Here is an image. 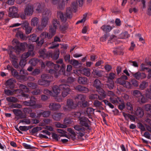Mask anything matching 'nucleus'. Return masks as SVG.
<instances>
[{
  "instance_id": "nucleus-1",
  "label": "nucleus",
  "mask_w": 151,
  "mask_h": 151,
  "mask_svg": "<svg viewBox=\"0 0 151 151\" xmlns=\"http://www.w3.org/2000/svg\"><path fill=\"white\" fill-rule=\"evenodd\" d=\"M52 92L47 89L44 90L43 93L47 95H49L55 98L57 101L58 102H61L62 100V98L60 97L58 98V95L61 91L62 96L63 98L66 97L69 93L71 91L69 85L66 84H63L59 86H55L52 88Z\"/></svg>"
},
{
  "instance_id": "nucleus-2",
  "label": "nucleus",
  "mask_w": 151,
  "mask_h": 151,
  "mask_svg": "<svg viewBox=\"0 0 151 151\" xmlns=\"http://www.w3.org/2000/svg\"><path fill=\"white\" fill-rule=\"evenodd\" d=\"M83 0H76V2H73L72 3L71 7L67 8L65 14L64 15L60 11L58 12L57 16L60 17L63 22H65L68 19H70L72 17V12H75L77 8V4H78L80 6H82Z\"/></svg>"
},
{
  "instance_id": "nucleus-3",
  "label": "nucleus",
  "mask_w": 151,
  "mask_h": 151,
  "mask_svg": "<svg viewBox=\"0 0 151 151\" xmlns=\"http://www.w3.org/2000/svg\"><path fill=\"white\" fill-rule=\"evenodd\" d=\"M36 5L37 8L36 10L39 13L42 12L44 7V5H42L39 3L33 5L29 4L26 6L24 10V12L26 15L27 16H31L32 15L34 12V7Z\"/></svg>"
},
{
  "instance_id": "nucleus-4",
  "label": "nucleus",
  "mask_w": 151,
  "mask_h": 151,
  "mask_svg": "<svg viewBox=\"0 0 151 151\" xmlns=\"http://www.w3.org/2000/svg\"><path fill=\"white\" fill-rule=\"evenodd\" d=\"M59 25V22L56 19H54L52 21V24L49 30V33L43 32L41 34V36L43 35L45 36V37L48 39L51 38L55 35L57 28Z\"/></svg>"
},
{
  "instance_id": "nucleus-5",
  "label": "nucleus",
  "mask_w": 151,
  "mask_h": 151,
  "mask_svg": "<svg viewBox=\"0 0 151 151\" xmlns=\"http://www.w3.org/2000/svg\"><path fill=\"white\" fill-rule=\"evenodd\" d=\"M50 15V11L47 9H45L42 12V19L41 25L37 26V29L39 31H41L47 26L49 17Z\"/></svg>"
},
{
  "instance_id": "nucleus-6",
  "label": "nucleus",
  "mask_w": 151,
  "mask_h": 151,
  "mask_svg": "<svg viewBox=\"0 0 151 151\" xmlns=\"http://www.w3.org/2000/svg\"><path fill=\"white\" fill-rule=\"evenodd\" d=\"M102 84L100 81L98 79H96L93 83V86L95 87L99 94L100 96L98 97L100 100H102L106 96V94L102 88Z\"/></svg>"
},
{
  "instance_id": "nucleus-7",
  "label": "nucleus",
  "mask_w": 151,
  "mask_h": 151,
  "mask_svg": "<svg viewBox=\"0 0 151 151\" xmlns=\"http://www.w3.org/2000/svg\"><path fill=\"white\" fill-rule=\"evenodd\" d=\"M46 66L49 68H54V69H51L49 70V72L50 74L53 75L56 77H58L60 74L59 70L60 66L57 64H55L52 62L47 61L46 63Z\"/></svg>"
},
{
  "instance_id": "nucleus-8",
  "label": "nucleus",
  "mask_w": 151,
  "mask_h": 151,
  "mask_svg": "<svg viewBox=\"0 0 151 151\" xmlns=\"http://www.w3.org/2000/svg\"><path fill=\"white\" fill-rule=\"evenodd\" d=\"M42 79L39 80L38 83L40 85L48 86L52 80L53 77L48 74H43L41 76Z\"/></svg>"
},
{
  "instance_id": "nucleus-9",
  "label": "nucleus",
  "mask_w": 151,
  "mask_h": 151,
  "mask_svg": "<svg viewBox=\"0 0 151 151\" xmlns=\"http://www.w3.org/2000/svg\"><path fill=\"white\" fill-rule=\"evenodd\" d=\"M13 44L15 45L14 49L16 50V53H18L21 51H23L27 46L26 42L20 43L19 41L16 39H14L12 42Z\"/></svg>"
},
{
  "instance_id": "nucleus-10",
  "label": "nucleus",
  "mask_w": 151,
  "mask_h": 151,
  "mask_svg": "<svg viewBox=\"0 0 151 151\" xmlns=\"http://www.w3.org/2000/svg\"><path fill=\"white\" fill-rule=\"evenodd\" d=\"M78 106V104L74 103L72 99H68L66 101V105L63 107L65 111H70L75 109Z\"/></svg>"
},
{
  "instance_id": "nucleus-11",
  "label": "nucleus",
  "mask_w": 151,
  "mask_h": 151,
  "mask_svg": "<svg viewBox=\"0 0 151 151\" xmlns=\"http://www.w3.org/2000/svg\"><path fill=\"white\" fill-rule=\"evenodd\" d=\"M34 53L32 51H28L27 52L24 53L21 56V59L19 62V67L23 68L26 64L27 61L26 59L30 55L33 56Z\"/></svg>"
},
{
  "instance_id": "nucleus-12",
  "label": "nucleus",
  "mask_w": 151,
  "mask_h": 151,
  "mask_svg": "<svg viewBox=\"0 0 151 151\" xmlns=\"http://www.w3.org/2000/svg\"><path fill=\"white\" fill-rule=\"evenodd\" d=\"M37 35L35 34H33L31 36L30 38V40L32 42H35L37 43V45L39 46H41L43 44L44 42V38H46L45 36L42 35L40 37H41L40 40L38 42L39 40V37H36Z\"/></svg>"
},
{
  "instance_id": "nucleus-13",
  "label": "nucleus",
  "mask_w": 151,
  "mask_h": 151,
  "mask_svg": "<svg viewBox=\"0 0 151 151\" xmlns=\"http://www.w3.org/2000/svg\"><path fill=\"white\" fill-rule=\"evenodd\" d=\"M115 76L114 73H111L107 77L108 81L106 85L110 89H112L113 88L114 83L113 80L115 78Z\"/></svg>"
},
{
  "instance_id": "nucleus-14",
  "label": "nucleus",
  "mask_w": 151,
  "mask_h": 151,
  "mask_svg": "<svg viewBox=\"0 0 151 151\" xmlns=\"http://www.w3.org/2000/svg\"><path fill=\"white\" fill-rule=\"evenodd\" d=\"M19 87L21 89H17L16 90V91L17 92L21 93V94H22V96L24 97H28L29 95L27 94H26L24 93V92H29V90L28 88L24 85L22 84H20L19 85Z\"/></svg>"
},
{
  "instance_id": "nucleus-15",
  "label": "nucleus",
  "mask_w": 151,
  "mask_h": 151,
  "mask_svg": "<svg viewBox=\"0 0 151 151\" xmlns=\"http://www.w3.org/2000/svg\"><path fill=\"white\" fill-rule=\"evenodd\" d=\"M12 52L11 51L9 52L10 57L12 59V65L16 68H20L19 64H18L17 63V59L16 58V56L12 54Z\"/></svg>"
},
{
  "instance_id": "nucleus-16",
  "label": "nucleus",
  "mask_w": 151,
  "mask_h": 151,
  "mask_svg": "<svg viewBox=\"0 0 151 151\" xmlns=\"http://www.w3.org/2000/svg\"><path fill=\"white\" fill-rule=\"evenodd\" d=\"M133 76L137 80H142L146 78L147 75L144 73L137 72L134 73H132Z\"/></svg>"
},
{
  "instance_id": "nucleus-17",
  "label": "nucleus",
  "mask_w": 151,
  "mask_h": 151,
  "mask_svg": "<svg viewBox=\"0 0 151 151\" xmlns=\"http://www.w3.org/2000/svg\"><path fill=\"white\" fill-rule=\"evenodd\" d=\"M90 122L88 119L86 117H82L80 119V123L82 126L88 127Z\"/></svg>"
},
{
  "instance_id": "nucleus-18",
  "label": "nucleus",
  "mask_w": 151,
  "mask_h": 151,
  "mask_svg": "<svg viewBox=\"0 0 151 151\" xmlns=\"http://www.w3.org/2000/svg\"><path fill=\"white\" fill-rule=\"evenodd\" d=\"M13 112L15 115L19 119H24L26 117V114H23L21 110L19 109H14Z\"/></svg>"
},
{
  "instance_id": "nucleus-19",
  "label": "nucleus",
  "mask_w": 151,
  "mask_h": 151,
  "mask_svg": "<svg viewBox=\"0 0 151 151\" xmlns=\"http://www.w3.org/2000/svg\"><path fill=\"white\" fill-rule=\"evenodd\" d=\"M79 72L81 73L87 77L89 76L90 75V70L88 68H81L77 70V72Z\"/></svg>"
},
{
  "instance_id": "nucleus-20",
  "label": "nucleus",
  "mask_w": 151,
  "mask_h": 151,
  "mask_svg": "<svg viewBox=\"0 0 151 151\" xmlns=\"http://www.w3.org/2000/svg\"><path fill=\"white\" fill-rule=\"evenodd\" d=\"M9 16L10 17H15L18 12L17 8L14 6H12L9 9Z\"/></svg>"
},
{
  "instance_id": "nucleus-21",
  "label": "nucleus",
  "mask_w": 151,
  "mask_h": 151,
  "mask_svg": "<svg viewBox=\"0 0 151 151\" xmlns=\"http://www.w3.org/2000/svg\"><path fill=\"white\" fill-rule=\"evenodd\" d=\"M95 109L92 108H88L84 111L83 114L86 116L88 117L89 118H91V115L93 114Z\"/></svg>"
},
{
  "instance_id": "nucleus-22",
  "label": "nucleus",
  "mask_w": 151,
  "mask_h": 151,
  "mask_svg": "<svg viewBox=\"0 0 151 151\" xmlns=\"http://www.w3.org/2000/svg\"><path fill=\"white\" fill-rule=\"evenodd\" d=\"M39 53L40 57H42L43 58H50V51L46 52V50L45 49L40 50Z\"/></svg>"
},
{
  "instance_id": "nucleus-23",
  "label": "nucleus",
  "mask_w": 151,
  "mask_h": 151,
  "mask_svg": "<svg viewBox=\"0 0 151 151\" xmlns=\"http://www.w3.org/2000/svg\"><path fill=\"white\" fill-rule=\"evenodd\" d=\"M7 69L11 71V73L14 77L17 78L19 75L17 71L12 66L9 65H8L6 67Z\"/></svg>"
},
{
  "instance_id": "nucleus-24",
  "label": "nucleus",
  "mask_w": 151,
  "mask_h": 151,
  "mask_svg": "<svg viewBox=\"0 0 151 151\" xmlns=\"http://www.w3.org/2000/svg\"><path fill=\"white\" fill-rule=\"evenodd\" d=\"M74 128L76 130L78 131L81 136H82L84 135L85 130L84 128L78 125L74 126Z\"/></svg>"
},
{
  "instance_id": "nucleus-25",
  "label": "nucleus",
  "mask_w": 151,
  "mask_h": 151,
  "mask_svg": "<svg viewBox=\"0 0 151 151\" xmlns=\"http://www.w3.org/2000/svg\"><path fill=\"white\" fill-rule=\"evenodd\" d=\"M61 106V105L58 104L51 103L50 104L49 107L50 110L55 111L60 109Z\"/></svg>"
},
{
  "instance_id": "nucleus-26",
  "label": "nucleus",
  "mask_w": 151,
  "mask_h": 151,
  "mask_svg": "<svg viewBox=\"0 0 151 151\" xmlns=\"http://www.w3.org/2000/svg\"><path fill=\"white\" fill-rule=\"evenodd\" d=\"M32 98L35 99L34 98L32 97L29 101H25L23 102L24 105L27 106H31L33 108V106L35 104V100H32Z\"/></svg>"
},
{
  "instance_id": "nucleus-27",
  "label": "nucleus",
  "mask_w": 151,
  "mask_h": 151,
  "mask_svg": "<svg viewBox=\"0 0 151 151\" xmlns=\"http://www.w3.org/2000/svg\"><path fill=\"white\" fill-rule=\"evenodd\" d=\"M75 88L76 90L84 93H86L88 91V89L87 88L80 85L75 87Z\"/></svg>"
},
{
  "instance_id": "nucleus-28",
  "label": "nucleus",
  "mask_w": 151,
  "mask_h": 151,
  "mask_svg": "<svg viewBox=\"0 0 151 151\" xmlns=\"http://www.w3.org/2000/svg\"><path fill=\"white\" fill-rule=\"evenodd\" d=\"M64 115V114L61 113H55L52 115V117L55 120L59 121Z\"/></svg>"
},
{
  "instance_id": "nucleus-29",
  "label": "nucleus",
  "mask_w": 151,
  "mask_h": 151,
  "mask_svg": "<svg viewBox=\"0 0 151 151\" xmlns=\"http://www.w3.org/2000/svg\"><path fill=\"white\" fill-rule=\"evenodd\" d=\"M109 99L112 103L116 105L119 104V102H122L121 100L116 96L112 97H110Z\"/></svg>"
},
{
  "instance_id": "nucleus-30",
  "label": "nucleus",
  "mask_w": 151,
  "mask_h": 151,
  "mask_svg": "<svg viewBox=\"0 0 151 151\" xmlns=\"http://www.w3.org/2000/svg\"><path fill=\"white\" fill-rule=\"evenodd\" d=\"M59 54L60 52L58 49L56 50L53 54H52V52L50 51V57L54 60H56L59 57Z\"/></svg>"
},
{
  "instance_id": "nucleus-31",
  "label": "nucleus",
  "mask_w": 151,
  "mask_h": 151,
  "mask_svg": "<svg viewBox=\"0 0 151 151\" xmlns=\"http://www.w3.org/2000/svg\"><path fill=\"white\" fill-rule=\"evenodd\" d=\"M88 80L85 77H79L78 79V83L82 84H86L88 82Z\"/></svg>"
},
{
  "instance_id": "nucleus-32",
  "label": "nucleus",
  "mask_w": 151,
  "mask_h": 151,
  "mask_svg": "<svg viewBox=\"0 0 151 151\" xmlns=\"http://www.w3.org/2000/svg\"><path fill=\"white\" fill-rule=\"evenodd\" d=\"M134 114L139 117H142L144 115V112L143 109L140 107H137L135 112Z\"/></svg>"
},
{
  "instance_id": "nucleus-33",
  "label": "nucleus",
  "mask_w": 151,
  "mask_h": 151,
  "mask_svg": "<svg viewBox=\"0 0 151 151\" xmlns=\"http://www.w3.org/2000/svg\"><path fill=\"white\" fill-rule=\"evenodd\" d=\"M39 22V20L38 18L36 17H34L32 18L31 21V24L32 26H37Z\"/></svg>"
},
{
  "instance_id": "nucleus-34",
  "label": "nucleus",
  "mask_w": 151,
  "mask_h": 151,
  "mask_svg": "<svg viewBox=\"0 0 151 151\" xmlns=\"http://www.w3.org/2000/svg\"><path fill=\"white\" fill-rule=\"evenodd\" d=\"M15 81L12 79H10L6 81V85L10 88H13L14 87V83Z\"/></svg>"
},
{
  "instance_id": "nucleus-35",
  "label": "nucleus",
  "mask_w": 151,
  "mask_h": 151,
  "mask_svg": "<svg viewBox=\"0 0 151 151\" xmlns=\"http://www.w3.org/2000/svg\"><path fill=\"white\" fill-rule=\"evenodd\" d=\"M101 29L103 31L107 32L110 31L112 29V27L109 25H104L101 27Z\"/></svg>"
},
{
  "instance_id": "nucleus-36",
  "label": "nucleus",
  "mask_w": 151,
  "mask_h": 151,
  "mask_svg": "<svg viewBox=\"0 0 151 151\" xmlns=\"http://www.w3.org/2000/svg\"><path fill=\"white\" fill-rule=\"evenodd\" d=\"M39 62V60L36 58H32L29 60V63L32 65L35 66Z\"/></svg>"
},
{
  "instance_id": "nucleus-37",
  "label": "nucleus",
  "mask_w": 151,
  "mask_h": 151,
  "mask_svg": "<svg viewBox=\"0 0 151 151\" xmlns=\"http://www.w3.org/2000/svg\"><path fill=\"white\" fill-rule=\"evenodd\" d=\"M148 85L147 82L145 81H142L139 85V88L141 90H143L147 87Z\"/></svg>"
},
{
  "instance_id": "nucleus-38",
  "label": "nucleus",
  "mask_w": 151,
  "mask_h": 151,
  "mask_svg": "<svg viewBox=\"0 0 151 151\" xmlns=\"http://www.w3.org/2000/svg\"><path fill=\"white\" fill-rule=\"evenodd\" d=\"M6 100L8 102H12L14 103H16L18 100L17 99L14 97H9L6 98Z\"/></svg>"
},
{
  "instance_id": "nucleus-39",
  "label": "nucleus",
  "mask_w": 151,
  "mask_h": 151,
  "mask_svg": "<svg viewBox=\"0 0 151 151\" xmlns=\"http://www.w3.org/2000/svg\"><path fill=\"white\" fill-rule=\"evenodd\" d=\"M132 94L134 97L139 99L142 94L140 91L137 90H135L133 91Z\"/></svg>"
},
{
  "instance_id": "nucleus-40",
  "label": "nucleus",
  "mask_w": 151,
  "mask_h": 151,
  "mask_svg": "<svg viewBox=\"0 0 151 151\" xmlns=\"http://www.w3.org/2000/svg\"><path fill=\"white\" fill-rule=\"evenodd\" d=\"M129 37V35L127 32H125L121 33L119 35V37L121 39H125Z\"/></svg>"
},
{
  "instance_id": "nucleus-41",
  "label": "nucleus",
  "mask_w": 151,
  "mask_h": 151,
  "mask_svg": "<svg viewBox=\"0 0 151 151\" xmlns=\"http://www.w3.org/2000/svg\"><path fill=\"white\" fill-rule=\"evenodd\" d=\"M16 90L13 91H11L9 89H5L4 90V92L6 95L8 96L13 95L14 94V92H17L15 91Z\"/></svg>"
},
{
  "instance_id": "nucleus-42",
  "label": "nucleus",
  "mask_w": 151,
  "mask_h": 151,
  "mask_svg": "<svg viewBox=\"0 0 151 151\" xmlns=\"http://www.w3.org/2000/svg\"><path fill=\"white\" fill-rule=\"evenodd\" d=\"M57 131L58 133L61 134L60 135L61 137H68V136L66 134V132L64 130L60 129H57Z\"/></svg>"
},
{
  "instance_id": "nucleus-43",
  "label": "nucleus",
  "mask_w": 151,
  "mask_h": 151,
  "mask_svg": "<svg viewBox=\"0 0 151 151\" xmlns=\"http://www.w3.org/2000/svg\"><path fill=\"white\" fill-rule=\"evenodd\" d=\"M69 0H62V3L59 4V7L60 9H63L65 7V4L67 3Z\"/></svg>"
},
{
  "instance_id": "nucleus-44",
  "label": "nucleus",
  "mask_w": 151,
  "mask_h": 151,
  "mask_svg": "<svg viewBox=\"0 0 151 151\" xmlns=\"http://www.w3.org/2000/svg\"><path fill=\"white\" fill-rule=\"evenodd\" d=\"M30 120L29 119L27 118L21 120L20 123H22L23 124H29L30 123Z\"/></svg>"
},
{
  "instance_id": "nucleus-45",
  "label": "nucleus",
  "mask_w": 151,
  "mask_h": 151,
  "mask_svg": "<svg viewBox=\"0 0 151 151\" xmlns=\"http://www.w3.org/2000/svg\"><path fill=\"white\" fill-rule=\"evenodd\" d=\"M20 28H18L15 29V30H17V33L16 36L17 37H19L21 39H23L24 35L22 32L21 31H18Z\"/></svg>"
},
{
  "instance_id": "nucleus-46",
  "label": "nucleus",
  "mask_w": 151,
  "mask_h": 151,
  "mask_svg": "<svg viewBox=\"0 0 151 151\" xmlns=\"http://www.w3.org/2000/svg\"><path fill=\"white\" fill-rule=\"evenodd\" d=\"M93 75L98 77H101L102 75V72L101 71L98 70H94L92 72Z\"/></svg>"
},
{
  "instance_id": "nucleus-47",
  "label": "nucleus",
  "mask_w": 151,
  "mask_h": 151,
  "mask_svg": "<svg viewBox=\"0 0 151 151\" xmlns=\"http://www.w3.org/2000/svg\"><path fill=\"white\" fill-rule=\"evenodd\" d=\"M88 104V102L86 101H84V102L81 101L78 102V106H80L82 107H85L87 106Z\"/></svg>"
},
{
  "instance_id": "nucleus-48",
  "label": "nucleus",
  "mask_w": 151,
  "mask_h": 151,
  "mask_svg": "<svg viewBox=\"0 0 151 151\" xmlns=\"http://www.w3.org/2000/svg\"><path fill=\"white\" fill-rule=\"evenodd\" d=\"M55 125L56 127L62 128H65L67 127V126L66 125L61 124L59 122L55 123Z\"/></svg>"
},
{
  "instance_id": "nucleus-49",
  "label": "nucleus",
  "mask_w": 151,
  "mask_h": 151,
  "mask_svg": "<svg viewBox=\"0 0 151 151\" xmlns=\"http://www.w3.org/2000/svg\"><path fill=\"white\" fill-rule=\"evenodd\" d=\"M70 63L75 68H77L79 64L78 61L75 60H70Z\"/></svg>"
},
{
  "instance_id": "nucleus-50",
  "label": "nucleus",
  "mask_w": 151,
  "mask_h": 151,
  "mask_svg": "<svg viewBox=\"0 0 151 151\" xmlns=\"http://www.w3.org/2000/svg\"><path fill=\"white\" fill-rule=\"evenodd\" d=\"M147 99L142 94L139 98L138 101L142 103H145L147 102Z\"/></svg>"
},
{
  "instance_id": "nucleus-51",
  "label": "nucleus",
  "mask_w": 151,
  "mask_h": 151,
  "mask_svg": "<svg viewBox=\"0 0 151 151\" xmlns=\"http://www.w3.org/2000/svg\"><path fill=\"white\" fill-rule=\"evenodd\" d=\"M76 99L81 100L82 101H84L86 99V96L82 94L78 95L76 97Z\"/></svg>"
},
{
  "instance_id": "nucleus-52",
  "label": "nucleus",
  "mask_w": 151,
  "mask_h": 151,
  "mask_svg": "<svg viewBox=\"0 0 151 151\" xmlns=\"http://www.w3.org/2000/svg\"><path fill=\"white\" fill-rule=\"evenodd\" d=\"M87 19V14H85L83 15V18L81 20L78 21L76 23V24H78L79 23L83 22H85Z\"/></svg>"
},
{
  "instance_id": "nucleus-53",
  "label": "nucleus",
  "mask_w": 151,
  "mask_h": 151,
  "mask_svg": "<svg viewBox=\"0 0 151 151\" xmlns=\"http://www.w3.org/2000/svg\"><path fill=\"white\" fill-rule=\"evenodd\" d=\"M149 68L147 67L146 65L142 63L140 66V70L142 71H144L147 70Z\"/></svg>"
},
{
  "instance_id": "nucleus-54",
  "label": "nucleus",
  "mask_w": 151,
  "mask_h": 151,
  "mask_svg": "<svg viewBox=\"0 0 151 151\" xmlns=\"http://www.w3.org/2000/svg\"><path fill=\"white\" fill-rule=\"evenodd\" d=\"M137 1L142 2L143 5L144 7H145V0H131V4H133L134 5L136 4V2Z\"/></svg>"
},
{
  "instance_id": "nucleus-55",
  "label": "nucleus",
  "mask_w": 151,
  "mask_h": 151,
  "mask_svg": "<svg viewBox=\"0 0 151 151\" xmlns=\"http://www.w3.org/2000/svg\"><path fill=\"white\" fill-rule=\"evenodd\" d=\"M40 73V70L39 68L35 69L31 73V74L34 76H35L39 74Z\"/></svg>"
},
{
  "instance_id": "nucleus-56",
  "label": "nucleus",
  "mask_w": 151,
  "mask_h": 151,
  "mask_svg": "<svg viewBox=\"0 0 151 151\" xmlns=\"http://www.w3.org/2000/svg\"><path fill=\"white\" fill-rule=\"evenodd\" d=\"M130 83L132 86L137 87L138 85V81L134 79H133L130 81Z\"/></svg>"
},
{
  "instance_id": "nucleus-57",
  "label": "nucleus",
  "mask_w": 151,
  "mask_h": 151,
  "mask_svg": "<svg viewBox=\"0 0 151 151\" xmlns=\"http://www.w3.org/2000/svg\"><path fill=\"white\" fill-rule=\"evenodd\" d=\"M123 86L128 88H132V86L131 83L130 82H129L125 81V82L124 83Z\"/></svg>"
},
{
  "instance_id": "nucleus-58",
  "label": "nucleus",
  "mask_w": 151,
  "mask_h": 151,
  "mask_svg": "<svg viewBox=\"0 0 151 151\" xmlns=\"http://www.w3.org/2000/svg\"><path fill=\"white\" fill-rule=\"evenodd\" d=\"M126 108L128 110L131 111H133V107L132 104L129 102H127L126 104Z\"/></svg>"
},
{
  "instance_id": "nucleus-59",
  "label": "nucleus",
  "mask_w": 151,
  "mask_h": 151,
  "mask_svg": "<svg viewBox=\"0 0 151 151\" xmlns=\"http://www.w3.org/2000/svg\"><path fill=\"white\" fill-rule=\"evenodd\" d=\"M28 86L32 89H34L37 88V86L36 83L32 82H29L28 83Z\"/></svg>"
},
{
  "instance_id": "nucleus-60",
  "label": "nucleus",
  "mask_w": 151,
  "mask_h": 151,
  "mask_svg": "<svg viewBox=\"0 0 151 151\" xmlns=\"http://www.w3.org/2000/svg\"><path fill=\"white\" fill-rule=\"evenodd\" d=\"M75 81V79L72 77H69L66 81V82L69 84H71Z\"/></svg>"
},
{
  "instance_id": "nucleus-61",
  "label": "nucleus",
  "mask_w": 151,
  "mask_h": 151,
  "mask_svg": "<svg viewBox=\"0 0 151 151\" xmlns=\"http://www.w3.org/2000/svg\"><path fill=\"white\" fill-rule=\"evenodd\" d=\"M60 135L55 133L52 134V137L56 141H58L60 138Z\"/></svg>"
},
{
  "instance_id": "nucleus-62",
  "label": "nucleus",
  "mask_w": 151,
  "mask_h": 151,
  "mask_svg": "<svg viewBox=\"0 0 151 151\" xmlns=\"http://www.w3.org/2000/svg\"><path fill=\"white\" fill-rule=\"evenodd\" d=\"M26 34H29L31 33L32 30V28L30 26H29L24 28Z\"/></svg>"
},
{
  "instance_id": "nucleus-63",
  "label": "nucleus",
  "mask_w": 151,
  "mask_h": 151,
  "mask_svg": "<svg viewBox=\"0 0 151 151\" xmlns=\"http://www.w3.org/2000/svg\"><path fill=\"white\" fill-rule=\"evenodd\" d=\"M144 108L147 111H149L151 110V104H147L144 106Z\"/></svg>"
},
{
  "instance_id": "nucleus-64",
  "label": "nucleus",
  "mask_w": 151,
  "mask_h": 151,
  "mask_svg": "<svg viewBox=\"0 0 151 151\" xmlns=\"http://www.w3.org/2000/svg\"><path fill=\"white\" fill-rule=\"evenodd\" d=\"M116 82L118 83L123 86L124 84V83L125 82V81L124 80L120 77L117 79Z\"/></svg>"
}]
</instances>
